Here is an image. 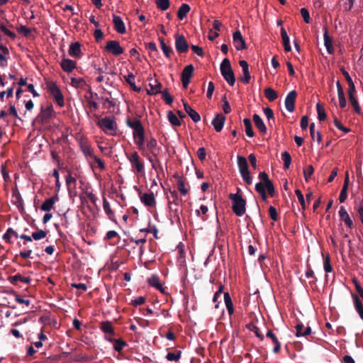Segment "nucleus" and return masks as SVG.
Instances as JSON below:
<instances>
[{
    "label": "nucleus",
    "mask_w": 363,
    "mask_h": 363,
    "mask_svg": "<svg viewBox=\"0 0 363 363\" xmlns=\"http://www.w3.org/2000/svg\"><path fill=\"white\" fill-rule=\"evenodd\" d=\"M267 337H269L272 340L273 343L274 344V347L273 348V352L276 354L280 352L281 349V343L279 341L278 338L275 335V334L272 332V330H269L266 334Z\"/></svg>",
    "instance_id": "obj_26"
},
{
    "label": "nucleus",
    "mask_w": 363,
    "mask_h": 363,
    "mask_svg": "<svg viewBox=\"0 0 363 363\" xmlns=\"http://www.w3.org/2000/svg\"><path fill=\"white\" fill-rule=\"evenodd\" d=\"M17 30L19 33L22 34L25 37H32V33L35 29H30L27 27H26L23 25H21L20 27L17 28Z\"/></svg>",
    "instance_id": "obj_48"
},
{
    "label": "nucleus",
    "mask_w": 363,
    "mask_h": 363,
    "mask_svg": "<svg viewBox=\"0 0 363 363\" xmlns=\"http://www.w3.org/2000/svg\"><path fill=\"white\" fill-rule=\"evenodd\" d=\"M295 194L297 196V198L298 199V201L300 202V204H301L302 208L305 209L306 208V202H305L304 197H303V195L300 189H297L295 190Z\"/></svg>",
    "instance_id": "obj_57"
},
{
    "label": "nucleus",
    "mask_w": 363,
    "mask_h": 363,
    "mask_svg": "<svg viewBox=\"0 0 363 363\" xmlns=\"http://www.w3.org/2000/svg\"><path fill=\"white\" fill-rule=\"evenodd\" d=\"M48 89L50 94L52 95V96L54 98L56 103L60 106L62 107L65 105V100L64 96L60 91V88L57 86V85L53 82H50L47 84Z\"/></svg>",
    "instance_id": "obj_7"
},
{
    "label": "nucleus",
    "mask_w": 363,
    "mask_h": 363,
    "mask_svg": "<svg viewBox=\"0 0 363 363\" xmlns=\"http://www.w3.org/2000/svg\"><path fill=\"white\" fill-rule=\"evenodd\" d=\"M47 235V233L46 231L43 230H40L38 231H36V232H33L32 233V238L35 240H41L44 238H45Z\"/></svg>",
    "instance_id": "obj_54"
},
{
    "label": "nucleus",
    "mask_w": 363,
    "mask_h": 363,
    "mask_svg": "<svg viewBox=\"0 0 363 363\" xmlns=\"http://www.w3.org/2000/svg\"><path fill=\"white\" fill-rule=\"evenodd\" d=\"M297 93L295 90L291 91L285 99V106L289 112H293L295 108V101Z\"/></svg>",
    "instance_id": "obj_12"
},
{
    "label": "nucleus",
    "mask_w": 363,
    "mask_h": 363,
    "mask_svg": "<svg viewBox=\"0 0 363 363\" xmlns=\"http://www.w3.org/2000/svg\"><path fill=\"white\" fill-rule=\"evenodd\" d=\"M323 267L325 271L328 273L331 272L333 271V267L330 264V258L329 255H327L326 256L323 257Z\"/></svg>",
    "instance_id": "obj_52"
},
{
    "label": "nucleus",
    "mask_w": 363,
    "mask_h": 363,
    "mask_svg": "<svg viewBox=\"0 0 363 363\" xmlns=\"http://www.w3.org/2000/svg\"><path fill=\"white\" fill-rule=\"evenodd\" d=\"M172 203H174L176 206L179 204V199L178 194L176 191H170V197H169V204Z\"/></svg>",
    "instance_id": "obj_53"
},
{
    "label": "nucleus",
    "mask_w": 363,
    "mask_h": 363,
    "mask_svg": "<svg viewBox=\"0 0 363 363\" xmlns=\"http://www.w3.org/2000/svg\"><path fill=\"white\" fill-rule=\"evenodd\" d=\"M313 172L314 168L312 165H308L307 169L303 170V176L306 182L308 181L309 178L313 174Z\"/></svg>",
    "instance_id": "obj_58"
},
{
    "label": "nucleus",
    "mask_w": 363,
    "mask_h": 363,
    "mask_svg": "<svg viewBox=\"0 0 363 363\" xmlns=\"http://www.w3.org/2000/svg\"><path fill=\"white\" fill-rule=\"evenodd\" d=\"M60 65L63 71L71 72L76 67L77 63L70 59H63L61 61Z\"/></svg>",
    "instance_id": "obj_24"
},
{
    "label": "nucleus",
    "mask_w": 363,
    "mask_h": 363,
    "mask_svg": "<svg viewBox=\"0 0 363 363\" xmlns=\"http://www.w3.org/2000/svg\"><path fill=\"white\" fill-rule=\"evenodd\" d=\"M70 84L75 88H83L86 85L85 80L82 78L72 77Z\"/></svg>",
    "instance_id": "obj_43"
},
{
    "label": "nucleus",
    "mask_w": 363,
    "mask_h": 363,
    "mask_svg": "<svg viewBox=\"0 0 363 363\" xmlns=\"http://www.w3.org/2000/svg\"><path fill=\"white\" fill-rule=\"evenodd\" d=\"M12 197L14 199L13 201V203L16 206L21 212H22L24 210L23 201L16 187L12 190Z\"/></svg>",
    "instance_id": "obj_18"
},
{
    "label": "nucleus",
    "mask_w": 363,
    "mask_h": 363,
    "mask_svg": "<svg viewBox=\"0 0 363 363\" xmlns=\"http://www.w3.org/2000/svg\"><path fill=\"white\" fill-rule=\"evenodd\" d=\"M188 115L194 123H197L201 121L200 115L195 110H193L191 112L189 113Z\"/></svg>",
    "instance_id": "obj_64"
},
{
    "label": "nucleus",
    "mask_w": 363,
    "mask_h": 363,
    "mask_svg": "<svg viewBox=\"0 0 363 363\" xmlns=\"http://www.w3.org/2000/svg\"><path fill=\"white\" fill-rule=\"evenodd\" d=\"M146 147L150 152L155 150H160L161 147L158 146L157 140L151 137L150 139H147L146 141Z\"/></svg>",
    "instance_id": "obj_32"
},
{
    "label": "nucleus",
    "mask_w": 363,
    "mask_h": 363,
    "mask_svg": "<svg viewBox=\"0 0 363 363\" xmlns=\"http://www.w3.org/2000/svg\"><path fill=\"white\" fill-rule=\"evenodd\" d=\"M220 72L230 86H233L235 83V77L231 67L230 62L228 58H225L220 64Z\"/></svg>",
    "instance_id": "obj_5"
},
{
    "label": "nucleus",
    "mask_w": 363,
    "mask_h": 363,
    "mask_svg": "<svg viewBox=\"0 0 363 363\" xmlns=\"http://www.w3.org/2000/svg\"><path fill=\"white\" fill-rule=\"evenodd\" d=\"M352 296L354 301L355 309L359 313L361 319L363 320V305L362 303V301L357 294H352Z\"/></svg>",
    "instance_id": "obj_27"
},
{
    "label": "nucleus",
    "mask_w": 363,
    "mask_h": 363,
    "mask_svg": "<svg viewBox=\"0 0 363 363\" xmlns=\"http://www.w3.org/2000/svg\"><path fill=\"white\" fill-rule=\"evenodd\" d=\"M13 236L15 237L16 238H18V234L12 228H9L6 232L3 235V239L6 242L11 243L12 241L11 238Z\"/></svg>",
    "instance_id": "obj_34"
},
{
    "label": "nucleus",
    "mask_w": 363,
    "mask_h": 363,
    "mask_svg": "<svg viewBox=\"0 0 363 363\" xmlns=\"http://www.w3.org/2000/svg\"><path fill=\"white\" fill-rule=\"evenodd\" d=\"M140 199L142 203L146 206L152 207L155 206L156 201L152 192L142 194L139 192Z\"/></svg>",
    "instance_id": "obj_14"
},
{
    "label": "nucleus",
    "mask_w": 363,
    "mask_h": 363,
    "mask_svg": "<svg viewBox=\"0 0 363 363\" xmlns=\"http://www.w3.org/2000/svg\"><path fill=\"white\" fill-rule=\"evenodd\" d=\"M148 283L152 286L155 287L157 289L160 291L162 293H164V289L160 281V279L157 276L152 275L151 277L148 279Z\"/></svg>",
    "instance_id": "obj_29"
},
{
    "label": "nucleus",
    "mask_w": 363,
    "mask_h": 363,
    "mask_svg": "<svg viewBox=\"0 0 363 363\" xmlns=\"http://www.w3.org/2000/svg\"><path fill=\"white\" fill-rule=\"evenodd\" d=\"M105 48L106 51L116 56L123 52V48L120 45L119 43L116 40L108 41Z\"/></svg>",
    "instance_id": "obj_9"
},
{
    "label": "nucleus",
    "mask_w": 363,
    "mask_h": 363,
    "mask_svg": "<svg viewBox=\"0 0 363 363\" xmlns=\"http://www.w3.org/2000/svg\"><path fill=\"white\" fill-rule=\"evenodd\" d=\"M323 30H324V35H323L324 45L326 48L327 52L329 54H333L335 50L333 45V38L328 34V28L327 26H324Z\"/></svg>",
    "instance_id": "obj_17"
},
{
    "label": "nucleus",
    "mask_w": 363,
    "mask_h": 363,
    "mask_svg": "<svg viewBox=\"0 0 363 363\" xmlns=\"http://www.w3.org/2000/svg\"><path fill=\"white\" fill-rule=\"evenodd\" d=\"M238 165L243 181L246 184L250 185L252 184V177L246 158L242 156H238Z\"/></svg>",
    "instance_id": "obj_6"
},
{
    "label": "nucleus",
    "mask_w": 363,
    "mask_h": 363,
    "mask_svg": "<svg viewBox=\"0 0 363 363\" xmlns=\"http://www.w3.org/2000/svg\"><path fill=\"white\" fill-rule=\"evenodd\" d=\"M264 113L269 122L271 120H272L274 122V112L269 107L264 108ZM271 123H269V125Z\"/></svg>",
    "instance_id": "obj_63"
},
{
    "label": "nucleus",
    "mask_w": 363,
    "mask_h": 363,
    "mask_svg": "<svg viewBox=\"0 0 363 363\" xmlns=\"http://www.w3.org/2000/svg\"><path fill=\"white\" fill-rule=\"evenodd\" d=\"M85 98L87 101V104L91 111H95L99 108V104L96 101L89 99L87 95H85Z\"/></svg>",
    "instance_id": "obj_55"
},
{
    "label": "nucleus",
    "mask_w": 363,
    "mask_h": 363,
    "mask_svg": "<svg viewBox=\"0 0 363 363\" xmlns=\"http://www.w3.org/2000/svg\"><path fill=\"white\" fill-rule=\"evenodd\" d=\"M255 190L260 195L262 199L264 201H267V194L264 189V184L262 182H259L256 184Z\"/></svg>",
    "instance_id": "obj_36"
},
{
    "label": "nucleus",
    "mask_w": 363,
    "mask_h": 363,
    "mask_svg": "<svg viewBox=\"0 0 363 363\" xmlns=\"http://www.w3.org/2000/svg\"><path fill=\"white\" fill-rule=\"evenodd\" d=\"M9 280L13 285L16 284V282L18 281L24 284H29L31 281L30 277H23L20 274L9 277Z\"/></svg>",
    "instance_id": "obj_28"
},
{
    "label": "nucleus",
    "mask_w": 363,
    "mask_h": 363,
    "mask_svg": "<svg viewBox=\"0 0 363 363\" xmlns=\"http://www.w3.org/2000/svg\"><path fill=\"white\" fill-rule=\"evenodd\" d=\"M316 108H317L318 120L320 121H325L326 118H327V114L325 113V111L323 106L320 103H318L316 105Z\"/></svg>",
    "instance_id": "obj_45"
},
{
    "label": "nucleus",
    "mask_w": 363,
    "mask_h": 363,
    "mask_svg": "<svg viewBox=\"0 0 363 363\" xmlns=\"http://www.w3.org/2000/svg\"><path fill=\"white\" fill-rule=\"evenodd\" d=\"M264 96L269 101H274L278 98L277 92L270 87L264 89Z\"/></svg>",
    "instance_id": "obj_39"
},
{
    "label": "nucleus",
    "mask_w": 363,
    "mask_h": 363,
    "mask_svg": "<svg viewBox=\"0 0 363 363\" xmlns=\"http://www.w3.org/2000/svg\"><path fill=\"white\" fill-rule=\"evenodd\" d=\"M182 351L178 350L177 352H168L166 359L169 361L178 362L181 358Z\"/></svg>",
    "instance_id": "obj_50"
},
{
    "label": "nucleus",
    "mask_w": 363,
    "mask_h": 363,
    "mask_svg": "<svg viewBox=\"0 0 363 363\" xmlns=\"http://www.w3.org/2000/svg\"><path fill=\"white\" fill-rule=\"evenodd\" d=\"M145 300H146L145 297L139 296L137 298L132 300L130 304L135 307H137L138 306L145 303Z\"/></svg>",
    "instance_id": "obj_61"
},
{
    "label": "nucleus",
    "mask_w": 363,
    "mask_h": 363,
    "mask_svg": "<svg viewBox=\"0 0 363 363\" xmlns=\"http://www.w3.org/2000/svg\"><path fill=\"white\" fill-rule=\"evenodd\" d=\"M310 133H311V137L312 140H314L316 138L317 142L318 143H320L321 142V140H322L321 134L318 131L315 132L314 123H312L310 125Z\"/></svg>",
    "instance_id": "obj_41"
},
{
    "label": "nucleus",
    "mask_w": 363,
    "mask_h": 363,
    "mask_svg": "<svg viewBox=\"0 0 363 363\" xmlns=\"http://www.w3.org/2000/svg\"><path fill=\"white\" fill-rule=\"evenodd\" d=\"M349 101L354 109V111L359 114L361 113V108L359 105L358 101L355 95L349 96Z\"/></svg>",
    "instance_id": "obj_49"
},
{
    "label": "nucleus",
    "mask_w": 363,
    "mask_h": 363,
    "mask_svg": "<svg viewBox=\"0 0 363 363\" xmlns=\"http://www.w3.org/2000/svg\"><path fill=\"white\" fill-rule=\"evenodd\" d=\"M222 101H223V112L225 114H228V113H229L231 111V108H230V104L226 100V96L225 95H224L223 96Z\"/></svg>",
    "instance_id": "obj_62"
},
{
    "label": "nucleus",
    "mask_w": 363,
    "mask_h": 363,
    "mask_svg": "<svg viewBox=\"0 0 363 363\" xmlns=\"http://www.w3.org/2000/svg\"><path fill=\"white\" fill-rule=\"evenodd\" d=\"M224 301L228 313L231 315L234 313L233 303L228 292L224 293Z\"/></svg>",
    "instance_id": "obj_31"
},
{
    "label": "nucleus",
    "mask_w": 363,
    "mask_h": 363,
    "mask_svg": "<svg viewBox=\"0 0 363 363\" xmlns=\"http://www.w3.org/2000/svg\"><path fill=\"white\" fill-rule=\"evenodd\" d=\"M194 71V67L192 64L188 65L184 68L181 74V81L184 89H187L191 82V78L193 76Z\"/></svg>",
    "instance_id": "obj_8"
},
{
    "label": "nucleus",
    "mask_w": 363,
    "mask_h": 363,
    "mask_svg": "<svg viewBox=\"0 0 363 363\" xmlns=\"http://www.w3.org/2000/svg\"><path fill=\"white\" fill-rule=\"evenodd\" d=\"M233 40L236 50H242L247 48L245 41L240 30H237L233 33Z\"/></svg>",
    "instance_id": "obj_11"
},
{
    "label": "nucleus",
    "mask_w": 363,
    "mask_h": 363,
    "mask_svg": "<svg viewBox=\"0 0 363 363\" xmlns=\"http://www.w3.org/2000/svg\"><path fill=\"white\" fill-rule=\"evenodd\" d=\"M156 3L157 7L162 11L167 10L169 6V0H157Z\"/></svg>",
    "instance_id": "obj_56"
},
{
    "label": "nucleus",
    "mask_w": 363,
    "mask_h": 363,
    "mask_svg": "<svg viewBox=\"0 0 363 363\" xmlns=\"http://www.w3.org/2000/svg\"><path fill=\"white\" fill-rule=\"evenodd\" d=\"M252 118L256 128L262 135H265L267 133V127L261 117L258 114L255 113Z\"/></svg>",
    "instance_id": "obj_23"
},
{
    "label": "nucleus",
    "mask_w": 363,
    "mask_h": 363,
    "mask_svg": "<svg viewBox=\"0 0 363 363\" xmlns=\"http://www.w3.org/2000/svg\"><path fill=\"white\" fill-rule=\"evenodd\" d=\"M339 216L340 217V219L345 222L347 226L350 228L354 227L353 222L344 206L340 207L339 211Z\"/></svg>",
    "instance_id": "obj_22"
},
{
    "label": "nucleus",
    "mask_w": 363,
    "mask_h": 363,
    "mask_svg": "<svg viewBox=\"0 0 363 363\" xmlns=\"http://www.w3.org/2000/svg\"><path fill=\"white\" fill-rule=\"evenodd\" d=\"M225 121V117L222 113H217L215 118L212 121V125H213L216 132H220L223 128Z\"/></svg>",
    "instance_id": "obj_19"
},
{
    "label": "nucleus",
    "mask_w": 363,
    "mask_h": 363,
    "mask_svg": "<svg viewBox=\"0 0 363 363\" xmlns=\"http://www.w3.org/2000/svg\"><path fill=\"white\" fill-rule=\"evenodd\" d=\"M281 159L284 161V168L285 169H288L291 163V157L290 154L287 151L284 152L281 154Z\"/></svg>",
    "instance_id": "obj_47"
},
{
    "label": "nucleus",
    "mask_w": 363,
    "mask_h": 363,
    "mask_svg": "<svg viewBox=\"0 0 363 363\" xmlns=\"http://www.w3.org/2000/svg\"><path fill=\"white\" fill-rule=\"evenodd\" d=\"M94 117L98 120L96 125L106 134L114 135L118 129V125L114 116H106L99 119L97 114H94Z\"/></svg>",
    "instance_id": "obj_2"
},
{
    "label": "nucleus",
    "mask_w": 363,
    "mask_h": 363,
    "mask_svg": "<svg viewBox=\"0 0 363 363\" xmlns=\"http://www.w3.org/2000/svg\"><path fill=\"white\" fill-rule=\"evenodd\" d=\"M101 330L106 334L114 335V329L112 323L110 321H104L100 324Z\"/></svg>",
    "instance_id": "obj_33"
},
{
    "label": "nucleus",
    "mask_w": 363,
    "mask_h": 363,
    "mask_svg": "<svg viewBox=\"0 0 363 363\" xmlns=\"http://www.w3.org/2000/svg\"><path fill=\"white\" fill-rule=\"evenodd\" d=\"M127 346V343L125 340H122V339H117L116 340H114V342H113V349L120 352H121L123 348Z\"/></svg>",
    "instance_id": "obj_46"
},
{
    "label": "nucleus",
    "mask_w": 363,
    "mask_h": 363,
    "mask_svg": "<svg viewBox=\"0 0 363 363\" xmlns=\"http://www.w3.org/2000/svg\"><path fill=\"white\" fill-rule=\"evenodd\" d=\"M177 179V186L182 195H186L189 192V187L187 186L188 184L186 180L179 175H175Z\"/></svg>",
    "instance_id": "obj_21"
},
{
    "label": "nucleus",
    "mask_w": 363,
    "mask_h": 363,
    "mask_svg": "<svg viewBox=\"0 0 363 363\" xmlns=\"http://www.w3.org/2000/svg\"><path fill=\"white\" fill-rule=\"evenodd\" d=\"M54 113L52 106H49L45 108H42L40 113L38 114L37 119L41 123H44L47 122Z\"/></svg>",
    "instance_id": "obj_13"
},
{
    "label": "nucleus",
    "mask_w": 363,
    "mask_h": 363,
    "mask_svg": "<svg viewBox=\"0 0 363 363\" xmlns=\"http://www.w3.org/2000/svg\"><path fill=\"white\" fill-rule=\"evenodd\" d=\"M125 82L130 86L131 89L136 92L140 91V88L136 86L135 84V75L133 73H129L128 76H124Z\"/></svg>",
    "instance_id": "obj_35"
},
{
    "label": "nucleus",
    "mask_w": 363,
    "mask_h": 363,
    "mask_svg": "<svg viewBox=\"0 0 363 363\" xmlns=\"http://www.w3.org/2000/svg\"><path fill=\"white\" fill-rule=\"evenodd\" d=\"M103 207L108 218L113 221H116L114 212L111 210L109 202L104 196L103 198Z\"/></svg>",
    "instance_id": "obj_30"
},
{
    "label": "nucleus",
    "mask_w": 363,
    "mask_h": 363,
    "mask_svg": "<svg viewBox=\"0 0 363 363\" xmlns=\"http://www.w3.org/2000/svg\"><path fill=\"white\" fill-rule=\"evenodd\" d=\"M149 86L150 89H147V94L149 95H155L162 91V84L156 79H150Z\"/></svg>",
    "instance_id": "obj_15"
},
{
    "label": "nucleus",
    "mask_w": 363,
    "mask_h": 363,
    "mask_svg": "<svg viewBox=\"0 0 363 363\" xmlns=\"http://www.w3.org/2000/svg\"><path fill=\"white\" fill-rule=\"evenodd\" d=\"M59 201V196L57 194L55 196L47 199L41 205L40 209L43 211H50L52 208L54 204Z\"/></svg>",
    "instance_id": "obj_20"
},
{
    "label": "nucleus",
    "mask_w": 363,
    "mask_h": 363,
    "mask_svg": "<svg viewBox=\"0 0 363 363\" xmlns=\"http://www.w3.org/2000/svg\"><path fill=\"white\" fill-rule=\"evenodd\" d=\"M69 55L74 57H80L82 55L81 45L78 42L72 43L69 48Z\"/></svg>",
    "instance_id": "obj_25"
},
{
    "label": "nucleus",
    "mask_w": 363,
    "mask_h": 363,
    "mask_svg": "<svg viewBox=\"0 0 363 363\" xmlns=\"http://www.w3.org/2000/svg\"><path fill=\"white\" fill-rule=\"evenodd\" d=\"M126 124L129 128L133 129V136L135 143L138 145L139 150L144 153L145 152V129L141 121L136 118L134 119L128 118L126 120Z\"/></svg>",
    "instance_id": "obj_1"
},
{
    "label": "nucleus",
    "mask_w": 363,
    "mask_h": 363,
    "mask_svg": "<svg viewBox=\"0 0 363 363\" xmlns=\"http://www.w3.org/2000/svg\"><path fill=\"white\" fill-rule=\"evenodd\" d=\"M240 189L238 188L236 194H230L229 199L232 201V209L233 213L238 216H242L246 211V201L240 194Z\"/></svg>",
    "instance_id": "obj_3"
},
{
    "label": "nucleus",
    "mask_w": 363,
    "mask_h": 363,
    "mask_svg": "<svg viewBox=\"0 0 363 363\" xmlns=\"http://www.w3.org/2000/svg\"><path fill=\"white\" fill-rule=\"evenodd\" d=\"M243 123L245 128L246 135L250 138H252L255 135V133L252 129V125L250 119L247 118H245L243 120Z\"/></svg>",
    "instance_id": "obj_38"
},
{
    "label": "nucleus",
    "mask_w": 363,
    "mask_h": 363,
    "mask_svg": "<svg viewBox=\"0 0 363 363\" xmlns=\"http://www.w3.org/2000/svg\"><path fill=\"white\" fill-rule=\"evenodd\" d=\"M175 48L179 53H184L188 51L189 45L183 35H176Z\"/></svg>",
    "instance_id": "obj_10"
},
{
    "label": "nucleus",
    "mask_w": 363,
    "mask_h": 363,
    "mask_svg": "<svg viewBox=\"0 0 363 363\" xmlns=\"http://www.w3.org/2000/svg\"><path fill=\"white\" fill-rule=\"evenodd\" d=\"M269 215L274 221H277L279 218L277 209L272 206L269 208Z\"/></svg>",
    "instance_id": "obj_60"
},
{
    "label": "nucleus",
    "mask_w": 363,
    "mask_h": 363,
    "mask_svg": "<svg viewBox=\"0 0 363 363\" xmlns=\"http://www.w3.org/2000/svg\"><path fill=\"white\" fill-rule=\"evenodd\" d=\"M190 11V6L186 4H182L177 11V17L182 21Z\"/></svg>",
    "instance_id": "obj_37"
},
{
    "label": "nucleus",
    "mask_w": 363,
    "mask_h": 363,
    "mask_svg": "<svg viewBox=\"0 0 363 363\" xmlns=\"http://www.w3.org/2000/svg\"><path fill=\"white\" fill-rule=\"evenodd\" d=\"M264 189H265V190L267 189L269 195L271 197L274 196L276 191H275V189H274V184L272 182L264 184Z\"/></svg>",
    "instance_id": "obj_59"
},
{
    "label": "nucleus",
    "mask_w": 363,
    "mask_h": 363,
    "mask_svg": "<svg viewBox=\"0 0 363 363\" xmlns=\"http://www.w3.org/2000/svg\"><path fill=\"white\" fill-rule=\"evenodd\" d=\"M239 65L242 67L243 72V77H241L240 80L245 84H249L251 76L249 72V65L247 62L245 60H240L239 62Z\"/></svg>",
    "instance_id": "obj_16"
},
{
    "label": "nucleus",
    "mask_w": 363,
    "mask_h": 363,
    "mask_svg": "<svg viewBox=\"0 0 363 363\" xmlns=\"http://www.w3.org/2000/svg\"><path fill=\"white\" fill-rule=\"evenodd\" d=\"M246 328L255 333V335L260 340H263L264 338V335L261 333L259 328L255 325L252 323H250L246 325Z\"/></svg>",
    "instance_id": "obj_40"
},
{
    "label": "nucleus",
    "mask_w": 363,
    "mask_h": 363,
    "mask_svg": "<svg viewBox=\"0 0 363 363\" xmlns=\"http://www.w3.org/2000/svg\"><path fill=\"white\" fill-rule=\"evenodd\" d=\"M160 93L162 94V99L166 102L167 104L171 105L173 103V98L169 94L167 89L162 91Z\"/></svg>",
    "instance_id": "obj_51"
},
{
    "label": "nucleus",
    "mask_w": 363,
    "mask_h": 363,
    "mask_svg": "<svg viewBox=\"0 0 363 363\" xmlns=\"http://www.w3.org/2000/svg\"><path fill=\"white\" fill-rule=\"evenodd\" d=\"M159 40L164 55L168 58L170 57L171 54L173 52L172 49L165 44L164 38H160Z\"/></svg>",
    "instance_id": "obj_44"
},
{
    "label": "nucleus",
    "mask_w": 363,
    "mask_h": 363,
    "mask_svg": "<svg viewBox=\"0 0 363 363\" xmlns=\"http://www.w3.org/2000/svg\"><path fill=\"white\" fill-rule=\"evenodd\" d=\"M126 157L130 162L132 168L135 169V173L140 176L144 175L145 164L138 152L134 151L130 154H126Z\"/></svg>",
    "instance_id": "obj_4"
},
{
    "label": "nucleus",
    "mask_w": 363,
    "mask_h": 363,
    "mask_svg": "<svg viewBox=\"0 0 363 363\" xmlns=\"http://www.w3.org/2000/svg\"><path fill=\"white\" fill-rule=\"evenodd\" d=\"M167 118H168L169 123L173 126H180L181 125V121H179L178 117L172 111H168Z\"/></svg>",
    "instance_id": "obj_42"
}]
</instances>
